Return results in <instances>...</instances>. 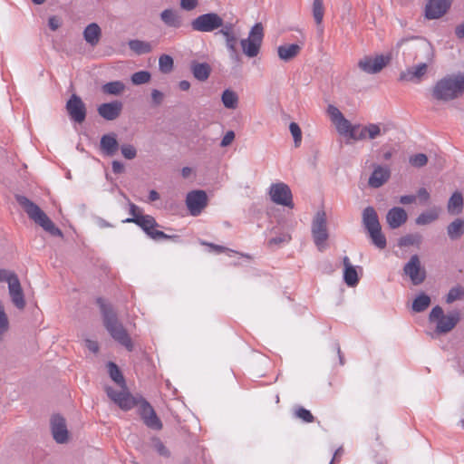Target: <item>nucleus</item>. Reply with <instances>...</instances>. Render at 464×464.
<instances>
[{
  "mask_svg": "<svg viewBox=\"0 0 464 464\" xmlns=\"http://www.w3.org/2000/svg\"><path fill=\"white\" fill-rule=\"evenodd\" d=\"M404 55L405 62H414L420 57L425 61L416 65L410 66L401 72L399 80L401 82L420 83L428 72L429 64L433 61L434 53L432 46L430 43L425 41L414 43L409 45L407 53H405Z\"/></svg>",
  "mask_w": 464,
  "mask_h": 464,
  "instance_id": "1",
  "label": "nucleus"
},
{
  "mask_svg": "<svg viewBox=\"0 0 464 464\" xmlns=\"http://www.w3.org/2000/svg\"><path fill=\"white\" fill-rule=\"evenodd\" d=\"M102 322L110 335L128 351L133 350V343L123 324L120 322L113 305L102 297L96 299Z\"/></svg>",
  "mask_w": 464,
  "mask_h": 464,
  "instance_id": "2",
  "label": "nucleus"
},
{
  "mask_svg": "<svg viewBox=\"0 0 464 464\" xmlns=\"http://www.w3.org/2000/svg\"><path fill=\"white\" fill-rule=\"evenodd\" d=\"M16 202L22 207L28 218L53 237H63V231L55 226L51 218L38 205L23 195H15Z\"/></svg>",
  "mask_w": 464,
  "mask_h": 464,
  "instance_id": "3",
  "label": "nucleus"
},
{
  "mask_svg": "<svg viewBox=\"0 0 464 464\" xmlns=\"http://www.w3.org/2000/svg\"><path fill=\"white\" fill-rule=\"evenodd\" d=\"M464 92V73L448 75L436 82L432 95L440 101H450Z\"/></svg>",
  "mask_w": 464,
  "mask_h": 464,
  "instance_id": "4",
  "label": "nucleus"
},
{
  "mask_svg": "<svg viewBox=\"0 0 464 464\" xmlns=\"http://www.w3.org/2000/svg\"><path fill=\"white\" fill-rule=\"evenodd\" d=\"M362 220L372 243L380 249L385 248L386 237L382 232L378 215L372 207H368L364 209Z\"/></svg>",
  "mask_w": 464,
  "mask_h": 464,
  "instance_id": "5",
  "label": "nucleus"
},
{
  "mask_svg": "<svg viewBox=\"0 0 464 464\" xmlns=\"http://www.w3.org/2000/svg\"><path fill=\"white\" fill-rule=\"evenodd\" d=\"M311 233L314 243L319 251H324L328 246L329 232L327 228V218L324 210L316 212L313 218Z\"/></svg>",
  "mask_w": 464,
  "mask_h": 464,
  "instance_id": "6",
  "label": "nucleus"
},
{
  "mask_svg": "<svg viewBox=\"0 0 464 464\" xmlns=\"http://www.w3.org/2000/svg\"><path fill=\"white\" fill-rule=\"evenodd\" d=\"M264 35V26L262 23L255 24L249 31L248 37L240 41L243 53L250 58L257 56L261 49Z\"/></svg>",
  "mask_w": 464,
  "mask_h": 464,
  "instance_id": "7",
  "label": "nucleus"
},
{
  "mask_svg": "<svg viewBox=\"0 0 464 464\" xmlns=\"http://www.w3.org/2000/svg\"><path fill=\"white\" fill-rule=\"evenodd\" d=\"M107 396L123 411H130L137 405H140V397L136 398L129 392L127 385L116 391L112 387H106Z\"/></svg>",
  "mask_w": 464,
  "mask_h": 464,
  "instance_id": "8",
  "label": "nucleus"
},
{
  "mask_svg": "<svg viewBox=\"0 0 464 464\" xmlns=\"http://www.w3.org/2000/svg\"><path fill=\"white\" fill-rule=\"evenodd\" d=\"M392 60V53L376 54L374 56H365L359 62V67L365 72L376 74L388 66Z\"/></svg>",
  "mask_w": 464,
  "mask_h": 464,
  "instance_id": "9",
  "label": "nucleus"
},
{
  "mask_svg": "<svg viewBox=\"0 0 464 464\" xmlns=\"http://www.w3.org/2000/svg\"><path fill=\"white\" fill-rule=\"evenodd\" d=\"M125 223H134L139 226L148 237L154 240H160V237H166V233L156 229L160 227L156 219L150 215H142L141 217L128 218L123 220Z\"/></svg>",
  "mask_w": 464,
  "mask_h": 464,
  "instance_id": "10",
  "label": "nucleus"
},
{
  "mask_svg": "<svg viewBox=\"0 0 464 464\" xmlns=\"http://www.w3.org/2000/svg\"><path fill=\"white\" fill-rule=\"evenodd\" d=\"M223 25V18L217 13H207L198 15L191 22V27L194 31L209 33Z\"/></svg>",
  "mask_w": 464,
  "mask_h": 464,
  "instance_id": "11",
  "label": "nucleus"
},
{
  "mask_svg": "<svg viewBox=\"0 0 464 464\" xmlns=\"http://www.w3.org/2000/svg\"><path fill=\"white\" fill-rule=\"evenodd\" d=\"M65 110L70 120L75 123L82 124L86 120L87 108L82 98L73 93L66 102Z\"/></svg>",
  "mask_w": 464,
  "mask_h": 464,
  "instance_id": "12",
  "label": "nucleus"
},
{
  "mask_svg": "<svg viewBox=\"0 0 464 464\" xmlns=\"http://www.w3.org/2000/svg\"><path fill=\"white\" fill-rule=\"evenodd\" d=\"M327 113L341 136V139L339 140V146L340 149H343L344 144H348V120L343 116L340 110L334 105L328 106Z\"/></svg>",
  "mask_w": 464,
  "mask_h": 464,
  "instance_id": "13",
  "label": "nucleus"
},
{
  "mask_svg": "<svg viewBox=\"0 0 464 464\" xmlns=\"http://www.w3.org/2000/svg\"><path fill=\"white\" fill-rule=\"evenodd\" d=\"M271 200L281 206L294 208L293 195L288 185L279 182L272 184L269 189Z\"/></svg>",
  "mask_w": 464,
  "mask_h": 464,
  "instance_id": "14",
  "label": "nucleus"
},
{
  "mask_svg": "<svg viewBox=\"0 0 464 464\" xmlns=\"http://www.w3.org/2000/svg\"><path fill=\"white\" fill-rule=\"evenodd\" d=\"M139 413L143 423L150 429L154 430H160L162 429V422L157 416L153 407L148 401L140 397V405L139 407Z\"/></svg>",
  "mask_w": 464,
  "mask_h": 464,
  "instance_id": "15",
  "label": "nucleus"
},
{
  "mask_svg": "<svg viewBox=\"0 0 464 464\" xmlns=\"http://www.w3.org/2000/svg\"><path fill=\"white\" fill-rule=\"evenodd\" d=\"M50 427L53 440L59 443H66L69 440L66 420L59 413L53 414L50 419Z\"/></svg>",
  "mask_w": 464,
  "mask_h": 464,
  "instance_id": "16",
  "label": "nucleus"
},
{
  "mask_svg": "<svg viewBox=\"0 0 464 464\" xmlns=\"http://www.w3.org/2000/svg\"><path fill=\"white\" fill-rule=\"evenodd\" d=\"M186 205L192 216L199 215L208 205V195L204 190H192L187 194Z\"/></svg>",
  "mask_w": 464,
  "mask_h": 464,
  "instance_id": "17",
  "label": "nucleus"
},
{
  "mask_svg": "<svg viewBox=\"0 0 464 464\" xmlns=\"http://www.w3.org/2000/svg\"><path fill=\"white\" fill-rule=\"evenodd\" d=\"M403 271L407 275L412 284L420 285L426 277L425 269L421 267L420 258L417 255H413L409 262L404 266Z\"/></svg>",
  "mask_w": 464,
  "mask_h": 464,
  "instance_id": "18",
  "label": "nucleus"
},
{
  "mask_svg": "<svg viewBox=\"0 0 464 464\" xmlns=\"http://www.w3.org/2000/svg\"><path fill=\"white\" fill-rule=\"evenodd\" d=\"M8 291L13 304L18 310H24L26 305V302L17 275L13 276L12 280L8 283Z\"/></svg>",
  "mask_w": 464,
  "mask_h": 464,
  "instance_id": "19",
  "label": "nucleus"
},
{
  "mask_svg": "<svg viewBox=\"0 0 464 464\" xmlns=\"http://www.w3.org/2000/svg\"><path fill=\"white\" fill-rule=\"evenodd\" d=\"M123 109V104L121 101H113L105 102L98 106V114L106 121H115L120 117Z\"/></svg>",
  "mask_w": 464,
  "mask_h": 464,
  "instance_id": "20",
  "label": "nucleus"
},
{
  "mask_svg": "<svg viewBox=\"0 0 464 464\" xmlns=\"http://www.w3.org/2000/svg\"><path fill=\"white\" fill-rule=\"evenodd\" d=\"M451 0H430L425 7L428 19H438L442 16L450 5Z\"/></svg>",
  "mask_w": 464,
  "mask_h": 464,
  "instance_id": "21",
  "label": "nucleus"
},
{
  "mask_svg": "<svg viewBox=\"0 0 464 464\" xmlns=\"http://www.w3.org/2000/svg\"><path fill=\"white\" fill-rule=\"evenodd\" d=\"M381 132L380 127L376 124H370L368 126H351L350 125V139L362 140V139H374Z\"/></svg>",
  "mask_w": 464,
  "mask_h": 464,
  "instance_id": "22",
  "label": "nucleus"
},
{
  "mask_svg": "<svg viewBox=\"0 0 464 464\" xmlns=\"http://www.w3.org/2000/svg\"><path fill=\"white\" fill-rule=\"evenodd\" d=\"M120 148L117 140V135L114 132L104 134L100 140V150L103 155L113 157Z\"/></svg>",
  "mask_w": 464,
  "mask_h": 464,
  "instance_id": "23",
  "label": "nucleus"
},
{
  "mask_svg": "<svg viewBox=\"0 0 464 464\" xmlns=\"http://www.w3.org/2000/svg\"><path fill=\"white\" fill-rule=\"evenodd\" d=\"M391 176L389 168L382 166H376L371 174L368 184L371 188H380L386 183Z\"/></svg>",
  "mask_w": 464,
  "mask_h": 464,
  "instance_id": "24",
  "label": "nucleus"
},
{
  "mask_svg": "<svg viewBox=\"0 0 464 464\" xmlns=\"http://www.w3.org/2000/svg\"><path fill=\"white\" fill-rule=\"evenodd\" d=\"M408 218L406 211L400 207L391 208L386 215V221L389 227L392 229L397 228L403 225Z\"/></svg>",
  "mask_w": 464,
  "mask_h": 464,
  "instance_id": "25",
  "label": "nucleus"
},
{
  "mask_svg": "<svg viewBox=\"0 0 464 464\" xmlns=\"http://www.w3.org/2000/svg\"><path fill=\"white\" fill-rule=\"evenodd\" d=\"M190 70L193 76L200 82L208 80L211 73V66L208 63L192 61L190 63Z\"/></svg>",
  "mask_w": 464,
  "mask_h": 464,
  "instance_id": "26",
  "label": "nucleus"
},
{
  "mask_svg": "<svg viewBox=\"0 0 464 464\" xmlns=\"http://www.w3.org/2000/svg\"><path fill=\"white\" fill-rule=\"evenodd\" d=\"M102 37V29L96 23L88 24L83 31V38L92 46H96Z\"/></svg>",
  "mask_w": 464,
  "mask_h": 464,
  "instance_id": "27",
  "label": "nucleus"
},
{
  "mask_svg": "<svg viewBox=\"0 0 464 464\" xmlns=\"http://www.w3.org/2000/svg\"><path fill=\"white\" fill-rule=\"evenodd\" d=\"M300 52L301 46L297 44H284L277 47V54L285 62L292 61Z\"/></svg>",
  "mask_w": 464,
  "mask_h": 464,
  "instance_id": "28",
  "label": "nucleus"
},
{
  "mask_svg": "<svg viewBox=\"0 0 464 464\" xmlns=\"http://www.w3.org/2000/svg\"><path fill=\"white\" fill-rule=\"evenodd\" d=\"M161 21L169 27L179 28L182 19L179 12L173 9H165L160 13Z\"/></svg>",
  "mask_w": 464,
  "mask_h": 464,
  "instance_id": "29",
  "label": "nucleus"
},
{
  "mask_svg": "<svg viewBox=\"0 0 464 464\" xmlns=\"http://www.w3.org/2000/svg\"><path fill=\"white\" fill-rule=\"evenodd\" d=\"M459 322V315L443 316L437 322L436 331L438 333L446 334L451 331Z\"/></svg>",
  "mask_w": 464,
  "mask_h": 464,
  "instance_id": "30",
  "label": "nucleus"
},
{
  "mask_svg": "<svg viewBox=\"0 0 464 464\" xmlns=\"http://www.w3.org/2000/svg\"><path fill=\"white\" fill-rule=\"evenodd\" d=\"M447 234L451 240L459 239L464 234V220L456 218L447 227Z\"/></svg>",
  "mask_w": 464,
  "mask_h": 464,
  "instance_id": "31",
  "label": "nucleus"
},
{
  "mask_svg": "<svg viewBox=\"0 0 464 464\" xmlns=\"http://www.w3.org/2000/svg\"><path fill=\"white\" fill-rule=\"evenodd\" d=\"M108 372L111 377V379L120 387V388H125L127 385L125 378L119 368V366L113 362H109L107 363Z\"/></svg>",
  "mask_w": 464,
  "mask_h": 464,
  "instance_id": "32",
  "label": "nucleus"
},
{
  "mask_svg": "<svg viewBox=\"0 0 464 464\" xmlns=\"http://www.w3.org/2000/svg\"><path fill=\"white\" fill-rule=\"evenodd\" d=\"M128 45L137 55L146 54L152 51L150 43L138 39L130 40Z\"/></svg>",
  "mask_w": 464,
  "mask_h": 464,
  "instance_id": "33",
  "label": "nucleus"
},
{
  "mask_svg": "<svg viewBox=\"0 0 464 464\" xmlns=\"http://www.w3.org/2000/svg\"><path fill=\"white\" fill-rule=\"evenodd\" d=\"M448 211L452 215L461 213L463 209V198L461 193L454 192L448 202Z\"/></svg>",
  "mask_w": 464,
  "mask_h": 464,
  "instance_id": "34",
  "label": "nucleus"
},
{
  "mask_svg": "<svg viewBox=\"0 0 464 464\" xmlns=\"http://www.w3.org/2000/svg\"><path fill=\"white\" fill-rule=\"evenodd\" d=\"M221 102L227 109L234 110L238 105V95L236 92L226 89L221 94Z\"/></svg>",
  "mask_w": 464,
  "mask_h": 464,
  "instance_id": "35",
  "label": "nucleus"
},
{
  "mask_svg": "<svg viewBox=\"0 0 464 464\" xmlns=\"http://www.w3.org/2000/svg\"><path fill=\"white\" fill-rule=\"evenodd\" d=\"M125 90V84L121 81L107 82L102 86V92L108 95H121Z\"/></svg>",
  "mask_w": 464,
  "mask_h": 464,
  "instance_id": "36",
  "label": "nucleus"
},
{
  "mask_svg": "<svg viewBox=\"0 0 464 464\" xmlns=\"http://www.w3.org/2000/svg\"><path fill=\"white\" fill-rule=\"evenodd\" d=\"M324 9L323 5V0H314L313 3V16L314 19L318 25V31L320 33L323 32V28L320 27L323 18H324Z\"/></svg>",
  "mask_w": 464,
  "mask_h": 464,
  "instance_id": "37",
  "label": "nucleus"
},
{
  "mask_svg": "<svg viewBox=\"0 0 464 464\" xmlns=\"http://www.w3.org/2000/svg\"><path fill=\"white\" fill-rule=\"evenodd\" d=\"M438 211L436 209H430L419 215V217L416 218V224L420 226L428 225L438 219Z\"/></svg>",
  "mask_w": 464,
  "mask_h": 464,
  "instance_id": "38",
  "label": "nucleus"
},
{
  "mask_svg": "<svg viewBox=\"0 0 464 464\" xmlns=\"http://www.w3.org/2000/svg\"><path fill=\"white\" fill-rule=\"evenodd\" d=\"M430 304V298L427 295L421 294L414 299L412 303V309L413 311L420 313L426 310Z\"/></svg>",
  "mask_w": 464,
  "mask_h": 464,
  "instance_id": "39",
  "label": "nucleus"
},
{
  "mask_svg": "<svg viewBox=\"0 0 464 464\" xmlns=\"http://www.w3.org/2000/svg\"><path fill=\"white\" fill-rule=\"evenodd\" d=\"M159 68L162 73H169L173 71L174 61L169 54H162L159 59Z\"/></svg>",
  "mask_w": 464,
  "mask_h": 464,
  "instance_id": "40",
  "label": "nucleus"
},
{
  "mask_svg": "<svg viewBox=\"0 0 464 464\" xmlns=\"http://www.w3.org/2000/svg\"><path fill=\"white\" fill-rule=\"evenodd\" d=\"M151 74L148 71H140L131 75V82L134 85H141L150 81Z\"/></svg>",
  "mask_w": 464,
  "mask_h": 464,
  "instance_id": "41",
  "label": "nucleus"
},
{
  "mask_svg": "<svg viewBox=\"0 0 464 464\" xmlns=\"http://www.w3.org/2000/svg\"><path fill=\"white\" fill-rule=\"evenodd\" d=\"M464 297V288L460 285L452 287L446 297V302L451 304L457 300H460Z\"/></svg>",
  "mask_w": 464,
  "mask_h": 464,
  "instance_id": "42",
  "label": "nucleus"
},
{
  "mask_svg": "<svg viewBox=\"0 0 464 464\" xmlns=\"http://www.w3.org/2000/svg\"><path fill=\"white\" fill-rule=\"evenodd\" d=\"M420 242L421 237L420 235H407L399 239L398 245L400 246H419Z\"/></svg>",
  "mask_w": 464,
  "mask_h": 464,
  "instance_id": "43",
  "label": "nucleus"
},
{
  "mask_svg": "<svg viewBox=\"0 0 464 464\" xmlns=\"http://www.w3.org/2000/svg\"><path fill=\"white\" fill-rule=\"evenodd\" d=\"M295 416L306 423H311L314 420V417L311 411L304 407H298L295 411Z\"/></svg>",
  "mask_w": 464,
  "mask_h": 464,
  "instance_id": "44",
  "label": "nucleus"
},
{
  "mask_svg": "<svg viewBox=\"0 0 464 464\" xmlns=\"http://www.w3.org/2000/svg\"><path fill=\"white\" fill-rule=\"evenodd\" d=\"M289 130L294 139L295 147H299L302 141V130L299 125L296 122H291Z\"/></svg>",
  "mask_w": 464,
  "mask_h": 464,
  "instance_id": "45",
  "label": "nucleus"
},
{
  "mask_svg": "<svg viewBox=\"0 0 464 464\" xmlns=\"http://www.w3.org/2000/svg\"><path fill=\"white\" fill-rule=\"evenodd\" d=\"M9 329V322L7 315L5 312L4 305L0 301V341L2 340V335L7 332Z\"/></svg>",
  "mask_w": 464,
  "mask_h": 464,
  "instance_id": "46",
  "label": "nucleus"
},
{
  "mask_svg": "<svg viewBox=\"0 0 464 464\" xmlns=\"http://www.w3.org/2000/svg\"><path fill=\"white\" fill-rule=\"evenodd\" d=\"M119 149L126 160H130L137 157V150L132 144H122Z\"/></svg>",
  "mask_w": 464,
  "mask_h": 464,
  "instance_id": "47",
  "label": "nucleus"
},
{
  "mask_svg": "<svg viewBox=\"0 0 464 464\" xmlns=\"http://www.w3.org/2000/svg\"><path fill=\"white\" fill-rule=\"evenodd\" d=\"M291 240V236L287 233H282L279 236L270 238L267 241V246L272 248L275 246H279L283 243H287Z\"/></svg>",
  "mask_w": 464,
  "mask_h": 464,
  "instance_id": "48",
  "label": "nucleus"
},
{
  "mask_svg": "<svg viewBox=\"0 0 464 464\" xmlns=\"http://www.w3.org/2000/svg\"><path fill=\"white\" fill-rule=\"evenodd\" d=\"M427 162L428 158L423 153L415 154L410 158V163L413 167L420 168L425 166Z\"/></svg>",
  "mask_w": 464,
  "mask_h": 464,
  "instance_id": "49",
  "label": "nucleus"
},
{
  "mask_svg": "<svg viewBox=\"0 0 464 464\" xmlns=\"http://www.w3.org/2000/svg\"><path fill=\"white\" fill-rule=\"evenodd\" d=\"M153 441H154L155 450L158 451V453L160 455L167 457V458L170 456L169 450L165 447V445L160 439L155 438L153 440Z\"/></svg>",
  "mask_w": 464,
  "mask_h": 464,
  "instance_id": "50",
  "label": "nucleus"
},
{
  "mask_svg": "<svg viewBox=\"0 0 464 464\" xmlns=\"http://www.w3.org/2000/svg\"><path fill=\"white\" fill-rule=\"evenodd\" d=\"M151 99H152V103L154 106H159L162 103L163 100H164V94L157 90V89H153L151 91Z\"/></svg>",
  "mask_w": 464,
  "mask_h": 464,
  "instance_id": "51",
  "label": "nucleus"
},
{
  "mask_svg": "<svg viewBox=\"0 0 464 464\" xmlns=\"http://www.w3.org/2000/svg\"><path fill=\"white\" fill-rule=\"evenodd\" d=\"M62 25V20L56 15L50 16L48 19V26L52 31H56Z\"/></svg>",
  "mask_w": 464,
  "mask_h": 464,
  "instance_id": "52",
  "label": "nucleus"
},
{
  "mask_svg": "<svg viewBox=\"0 0 464 464\" xmlns=\"http://www.w3.org/2000/svg\"><path fill=\"white\" fill-rule=\"evenodd\" d=\"M444 316L443 310L440 306L437 305L432 308L430 314V321H439L440 318Z\"/></svg>",
  "mask_w": 464,
  "mask_h": 464,
  "instance_id": "53",
  "label": "nucleus"
},
{
  "mask_svg": "<svg viewBox=\"0 0 464 464\" xmlns=\"http://www.w3.org/2000/svg\"><path fill=\"white\" fill-rule=\"evenodd\" d=\"M16 274L14 272L0 268V282H7V284L12 280L13 276H15Z\"/></svg>",
  "mask_w": 464,
  "mask_h": 464,
  "instance_id": "54",
  "label": "nucleus"
},
{
  "mask_svg": "<svg viewBox=\"0 0 464 464\" xmlns=\"http://www.w3.org/2000/svg\"><path fill=\"white\" fill-rule=\"evenodd\" d=\"M228 52H229V57L233 61V63L237 66H241V64H242V57L239 54L237 48L228 50Z\"/></svg>",
  "mask_w": 464,
  "mask_h": 464,
  "instance_id": "55",
  "label": "nucleus"
},
{
  "mask_svg": "<svg viewBox=\"0 0 464 464\" xmlns=\"http://www.w3.org/2000/svg\"><path fill=\"white\" fill-rule=\"evenodd\" d=\"M198 0H180V6L182 9L191 11L198 5Z\"/></svg>",
  "mask_w": 464,
  "mask_h": 464,
  "instance_id": "56",
  "label": "nucleus"
},
{
  "mask_svg": "<svg viewBox=\"0 0 464 464\" xmlns=\"http://www.w3.org/2000/svg\"><path fill=\"white\" fill-rule=\"evenodd\" d=\"M235 139V133L233 130H228L225 136L223 137L220 146L221 147H227L232 143V141Z\"/></svg>",
  "mask_w": 464,
  "mask_h": 464,
  "instance_id": "57",
  "label": "nucleus"
},
{
  "mask_svg": "<svg viewBox=\"0 0 464 464\" xmlns=\"http://www.w3.org/2000/svg\"><path fill=\"white\" fill-rule=\"evenodd\" d=\"M359 282V276L354 266L350 265V286H355Z\"/></svg>",
  "mask_w": 464,
  "mask_h": 464,
  "instance_id": "58",
  "label": "nucleus"
},
{
  "mask_svg": "<svg viewBox=\"0 0 464 464\" xmlns=\"http://www.w3.org/2000/svg\"><path fill=\"white\" fill-rule=\"evenodd\" d=\"M111 169L113 173L121 174L125 171L124 165L119 160H113L111 163Z\"/></svg>",
  "mask_w": 464,
  "mask_h": 464,
  "instance_id": "59",
  "label": "nucleus"
},
{
  "mask_svg": "<svg viewBox=\"0 0 464 464\" xmlns=\"http://www.w3.org/2000/svg\"><path fill=\"white\" fill-rule=\"evenodd\" d=\"M238 42V37L236 34L231 35L227 40H226V46L227 50L236 49Z\"/></svg>",
  "mask_w": 464,
  "mask_h": 464,
  "instance_id": "60",
  "label": "nucleus"
},
{
  "mask_svg": "<svg viewBox=\"0 0 464 464\" xmlns=\"http://www.w3.org/2000/svg\"><path fill=\"white\" fill-rule=\"evenodd\" d=\"M85 345L89 351H91L94 353H98V351H99V344L96 341L87 339V340H85Z\"/></svg>",
  "mask_w": 464,
  "mask_h": 464,
  "instance_id": "61",
  "label": "nucleus"
},
{
  "mask_svg": "<svg viewBox=\"0 0 464 464\" xmlns=\"http://www.w3.org/2000/svg\"><path fill=\"white\" fill-rule=\"evenodd\" d=\"M417 195H418V198H419L420 200L424 201V202H426V201H428V200L430 199V193H429V192H428V190H427L426 188H420V189L418 190Z\"/></svg>",
  "mask_w": 464,
  "mask_h": 464,
  "instance_id": "62",
  "label": "nucleus"
},
{
  "mask_svg": "<svg viewBox=\"0 0 464 464\" xmlns=\"http://www.w3.org/2000/svg\"><path fill=\"white\" fill-rule=\"evenodd\" d=\"M416 197L413 195L401 196L400 198V203L403 205L411 204L415 202Z\"/></svg>",
  "mask_w": 464,
  "mask_h": 464,
  "instance_id": "63",
  "label": "nucleus"
},
{
  "mask_svg": "<svg viewBox=\"0 0 464 464\" xmlns=\"http://www.w3.org/2000/svg\"><path fill=\"white\" fill-rule=\"evenodd\" d=\"M130 214L132 216L131 218L142 216L140 208L133 203H130Z\"/></svg>",
  "mask_w": 464,
  "mask_h": 464,
  "instance_id": "64",
  "label": "nucleus"
}]
</instances>
